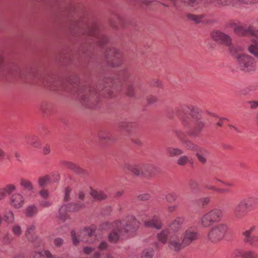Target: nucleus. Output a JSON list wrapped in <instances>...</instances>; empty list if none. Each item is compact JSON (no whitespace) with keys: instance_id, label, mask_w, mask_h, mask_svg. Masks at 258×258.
Segmentation results:
<instances>
[{"instance_id":"obj_13","label":"nucleus","mask_w":258,"mask_h":258,"mask_svg":"<svg viewBox=\"0 0 258 258\" xmlns=\"http://www.w3.org/2000/svg\"><path fill=\"white\" fill-rule=\"evenodd\" d=\"M229 25L231 27H234V33L242 36H253L257 37L258 36V30H254L251 26H246L242 24H236L234 23H229Z\"/></svg>"},{"instance_id":"obj_15","label":"nucleus","mask_w":258,"mask_h":258,"mask_svg":"<svg viewBox=\"0 0 258 258\" xmlns=\"http://www.w3.org/2000/svg\"><path fill=\"white\" fill-rule=\"evenodd\" d=\"M199 238V234L196 227H190L188 228L184 232L182 240L186 246H189L195 241Z\"/></svg>"},{"instance_id":"obj_43","label":"nucleus","mask_w":258,"mask_h":258,"mask_svg":"<svg viewBox=\"0 0 258 258\" xmlns=\"http://www.w3.org/2000/svg\"><path fill=\"white\" fill-rule=\"evenodd\" d=\"M243 258H258V253L253 250L245 251Z\"/></svg>"},{"instance_id":"obj_20","label":"nucleus","mask_w":258,"mask_h":258,"mask_svg":"<svg viewBox=\"0 0 258 258\" xmlns=\"http://www.w3.org/2000/svg\"><path fill=\"white\" fill-rule=\"evenodd\" d=\"M90 195L94 200L101 201L105 200L107 198L108 192L106 190L91 188Z\"/></svg>"},{"instance_id":"obj_28","label":"nucleus","mask_w":258,"mask_h":258,"mask_svg":"<svg viewBox=\"0 0 258 258\" xmlns=\"http://www.w3.org/2000/svg\"><path fill=\"white\" fill-rule=\"evenodd\" d=\"M190 115L194 121L202 119V111L199 108H195L192 106H188Z\"/></svg>"},{"instance_id":"obj_29","label":"nucleus","mask_w":258,"mask_h":258,"mask_svg":"<svg viewBox=\"0 0 258 258\" xmlns=\"http://www.w3.org/2000/svg\"><path fill=\"white\" fill-rule=\"evenodd\" d=\"M251 41L253 44L248 47V51L255 57H258V35Z\"/></svg>"},{"instance_id":"obj_10","label":"nucleus","mask_w":258,"mask_h":258,"mask_svg":"<svg viewBox=\"0 0 258 258\" xmlns=\"http://www.w3.org/2000/svg\"><path fill=\"white\" fill-rule=\"evenodd\" d=\"M121 223V229L122 235L124 233L129 235L136 232L140 226L139 222L133 216H128L124 220L119 221Z\"/></svg>"},{"instance_id":"obj_61","label":"nucleus","mask_w":258,"mask_h":258,"mask_svg":"<svg viewBox=\"0 0 258 258\" xmlns=\"http://www.w3.org/2000/svg\"><path fill=\"white\" fill-rule=\"evenodd\" d=\"M108 247V243L105 241H102L98 245V248L101 250H106Z\"/></svg>"},{"instance_id":"obj_53","label":"nucleus","mask_w":258,"mask_h":258,"mask_svg":"<svg viewBox=\"0 0 258 258\" xmlns=\"http://www.w3.org/2000/svg\"><path fill=\"white\" fill-rule=\"evenodd\" d=\"M72 189L70 187H67L64 190L63 200L64 202H68L70 200V193Z\"/></svg>"},{"instance_id":"obj_45","label":"nucleus","mask_w":258,"mask_h":258,"mask_svg":"<svg viewBox=\"0 0 258 258\" xmlns=\"http://www.w3.org/2000/svg\"><path fill=\"white\" fill-rule=\"evenodd\" d=\"M133 125V123L130 122H122L120 123V126L127 132H130Z\"/></svg>"},{"instance_id":"obj_48","label":"nucleus","mask_w":258,"mask_h":258,"mask_svg":"<svg viewBox=\"0 0 258 258\" xmlns=\"http://www.w3.org/2000/svg\"><path fill=\"white\" fill-rule=\"evenodd\" d=\"M4 189L7 193V195H11L12 194L13 192H14L16 189V186L12 184H9L7 185L6 186H5Z\"/></svg>"},{"instance_id":"obj_46","label":"nucleus","mask_w":258,"mask_h":258,"mask_svg":"<svg viewBox=\"0 0 258 258\" xmlns=\"http://www.w3.org/2000/svg\"><path fill=\"white\" fill-rule=\"evenodd\" d=\"M50 179L51 178L49 175H46L44 177H40L39 179V185L41 187H43L46 185Z\"/></svg>"},{"instance_id":"obj_11","label":"nucleus","mask_w":258,"mask_h":258,"mask_svg":"<svg viewBox=\"0 0 258 258\" xmlns=\"http://www.w3.org/2000/svg\"><path fill=\"white\" fill-rule=\"evenodd\" d=\"M85 207V205L81 203H71L64 204L59 209L58 217L61 220L64 221L69 218L68 212L78 211Z\"/></svg>"},{"instance_id":"obj_60","label":"nucleus","mask_w":258,"mask_h":258,"mask_svg":"<svg viewBox=\"0 0 258 258\" xmlns=\"http://www.w3.org/2000/svg\"><path fill=\"white\" fill-rule=\"evenodd\" d=\"M74 172L78 174L81 175H84L87 174V172L80 167L78 166H77L76 168H75V170H74Z\"/></svg>"},{"instance_id":"obj_33","label":"nucleus","mask_w":258,"mask_h":258,"mask_svg":"<svg viewBox=\"0 0 258 258\" xmlns=\"http://www.w3.org/2000/svg\"><path fill=\"white\" fill-rule=\"evenodd\" d=\"M96 229V227L95 225H91L90 227L85 228L82 231V233L83 235L91 237L94 235Z\"/></svg>"},{"instance_id":"obj_16","label":"nucleus","mask_w":258,"mask_h":258,"mask_svg":"<svg viewBox=\"0 0 258 258\" xmlns=\"http://www.w3.org/2000/svg\"><path fill=\"white\" fill-rule=\"evenodd\" d=\"M168 246L170 249L176 252L179 251L187 247L183 240L182 239L181 240L179 237L176 235L170 237Z\"/></svg>"},{"instance_id":"obj_3","label":"nucleus","mask_w":258,"mask_h":258,"mask_svg":"<svg viewBox=\"0 0 258 258\" xmlns=\"http://www.w3.org/2000/svg\"><path fill=\"white\" fill-rule=\"evenodd\" d=\"M81 33L84 37H89L93 40V43L101 47H103L108 41L107 36L100 31V28L96 23L91 26H88L82 30Z\"/></svg>"},{"instance_id":"obj_4","label":"nucleus","mask_w":258,"mask_h":258,"mask_svg":"<svg viewBox=\"0 0 258 258\" xmlns=\"http://www.w3.org/2000/svg\"><path fill=\"white\" fill-rule=\"evenodd\" d=\"M224 217L223 211L219 208H214L204 214L201 218V225L208 228L216 223L220 222Z\"/></svg>"},{"instance_id":"obj_26","label":"nucleus","mask_w":258,"mask_h":258,"mask_svg":"<svg viewBox=\"0 0 258 258\" xmlns=\"http://www.w3.org/2000/svg\"><path fill=\"white\" fill-rule=\"evenodd\" d=\"M20 184L22 188L26 191L29 195L34 192V187L30 181L24 178H22L20 181Z\"/></svg>"},{"instance_id":"obj_47","label":"nucleus","mask_w":258,"mask_h":258,"mask_svg":"<svg viewBox=\"0 0 258 258\" xmlns=\"http://www.w3.org/2000/svg\"><path fill=\"white\" fill-rule=\"evenodd\" d=\"M190 160L186 156H181L177 160V164L180 166H184L187 163L189 162Z\"/></svg>"},{"instance_id":"obj_57","label":"nucleus","mask_w":258,"mask_h":258,"mask_svg":"<svg viewBox=\"0 0 258 258\" xmlns=\"http://www.w3.org/2000/svg\"><path fill=\"white\" fill-rule=\"evenodd\" d=\"M52 205V203L46 201V199H44L43 200L39 202V206L43 208H48L51 206Z\"/></svg>"},{"instance_id":"obj_52","label":"nucleus","mask_w":258,"mask_h":258,"mask_svg":"<svg viewBox=\"0 0 258 258\" xmlns=\"http://www.w3.org/2000/svg\"><path fill=\"white\" fill-rule=\"evenodd\" d=\"M177 198V195L175 192L169 193L166 196V199L169 202L175 201Z\"/></svg>"},{"instance_id":"obj_41","label":"nucleus","mask_w":258,"mask_h":258,"mask_svg":"<svg viewBox=\"0 0 258 258\" xmlns=\"http://www.w3.org/2000/svg\"><path fill=\"white\" fill-rule=\"evenodd\" d=\"M12 231L17 237H20L22 233L21 227L18 224H15L12 226Z\"/></svg>"},{"instance_id":"obj_2","label":"nucleus","mask_w":258,"mask_h":258,"mask_svg":"<svg viewBox=\"0 0 258 258\" xmlns=\"http://www.w3.org/2000/svg\"><path fill=\"white\" fill-rule=\"evenodd\" d=\"M0 71L9 77L23 78L25 76V71L17 64L13 62H6L4 55L0 50Z\"/></svg>"},{"instance_id":"obj_22","label":"nucleus","mask_w":258,"mask_h":258,"mask_svg":"<svg viewBox=\"0 0 258 258\" xmlns=\"http://www.w3.org/2000/svg\"><path fill=\"white\" fill-rule=\"evenodd\" d=\"M36 227L34 224L29 225L25 231V236L27 239L34 244L36 241H40V239L37 236L34 235Z\"/></svg>"},{"instance_id":"obj_49","label":"nucleus","mask_w":258,"mask_h":258,"mask_svg":"<svg viewBox=\"0 0 258 258\" xmlns=\"http://www.w3.org/2000/svg\"><path fill=\"white\" fill-rule=\"evenodd\" d=\"M95 250V248L92 246H84L82 249V252L86 255H90Z\"/></svg>"},{"instance_id":"obj_50","label":"nucleus","mask_w":258,"mask_h":258,"mask_svg":"<svg viewBox=\"0 0 258 258\" xmlns=\"http://www.w3.org/2000/svg\"><path fill=\"white\" fill-rule=\"evenodd\" d=\"M13 237L9 233H7L3 239V243L4 244H10L12 241L13 240Z\"/></svg>"},{"instance_id":"obj_36","label":"nucleus","mask_w":258,"mask_h":258,"mask_svg":"<svg viewBox=\"0 0 258 258\" xmlns=\"http://www.w3.org/2000/svg\"><path fill=\"white\" fill-rule=\"evenodd\" d=\"M207 151L204 149L200 150V152H198L196 154V156L198 159V160L202 163L204 164L207 161L206 155L207 154Z\"/></svg>"},{"instance_id":"obj_58","label":"nucleus","mask_w":258,"mask_h":258,"mask_svg":"<svg viewBox=\"0 0 258 258\" xmlns=\"http://www.w3.org/2000/svg\"><path fill=\"white\" fill-rule=\"evenodd\" d=\"M188 185L191 190L196 189L198 188V183L193 179H190L188 181Z\"/></svg>"},{"instance_id":"obj_24","label":"nucleus","mask_w":258,"mask_h":258,"mask_svg":"<svg viewBox=\"0 0 258 258\" xmlns=\"http://www.w3.org/2000/svg\"><path fill=\"white\" fill-rule=\"evenodd\" d=\"M207 4H214L220 6H236L238 5V0H206Z\"/></svg>"},{"instance_id":"obj_55","label":"nucleus","mask_w":258,"mask_h":258,"mask_svg":"<svg viewBox=\"0 0 258 258\" xmlns=\"http://www.w3.org/2000/svg\"><path fill=\"white\" fill-rule=\"evenodd\" d=\"M126 93L130 97H133L135 93L134 86L132 85H129L126 89Z\"/></svg>"},{"instance_id":"obj_38","label":"nucleus","mask_w":258,"mask_h":258,"mask_svg":"<svg viewBox=\"0 0 258 258\" xmlns=\"http://www.w3.org/2000/svg\"><path fill=\"white\" fill-rule=\"evenodd\" d=\"M166 150L169 156L179 155L183 153L182 150L178 148H168Z\"/></svg>"},{"instance_id":"obj_40","label":"nucleus","mask_w":258,"mask_h":258,"mask_svg":"<svg viewBox=\"0 0 258 258\" xmlns=\"http://www.w3.org/2000/svg\"><path fill=\"white\" fill-rule=\"evenodd\" d=\"M99 137L100 139L105 141H111L113 140L111 134L108 132H102L100 133Z\"/></svg>"},{"instance_id":"obj_37","label":"nucleus","mask_w":258,"mask_h":258,"mask_svg":"<svg viewBox=\"0 0 258 258\" xmlns=\"http://www.w3.org/2000/svg\"><path fill=\"white\" fill-rule=\"evenodd\" d=\"M183 147L189 150H197L198 146L194 144L192 142L189 140H184L182 142Z\"/></svg>"},{"instance_id":"obj_39","label":"nucleus","mask_w":258,"mask_h":258,"mask_svg":"<svg viewBox=\"0 0 258 258\" xmlns=\"http://www.w3.org/2000/svg\"><path fill=\"white\" fill-rule=\"evenodd\" d=\"M4 221L8 224H12L14 222V215L12 211L6 213L4 217Z\"/></svg>"},{"instance_id":"obj_27","label":"nucleus","mask_w":258,"mask_h":258,"mask_svg":"<svg viewBox=\"0 0 258 258\" xmlns=\"http://www.w3.org/2000/svg\"><path fill=\"white\" fill-rule=\"evenodd\" d=\"M145 225L147 227L155 228L157 230L161 227L160 219L155 216L151 220L146 221Z\"/></svg>"},{"instance_id":"obj_64","label":"nucleus","mask_w":258,"mask_h":258,"mask_svg":"<svg viewBox=\"0 0 258 258\" xmlns=\"http://www.w3.org/2000/svg\"><path fill=\"white\" fill-rule=\"evenodd\" d=\"M33 258H44L43 251L34 252L33 254Z\"/></svg>"},{"instance_id":"obj_34","label":"nucleus","mask_w":258,"mask_h":258,"mask_svg":"<svg viewBox=\"0 0 258 258\" xmlns=\"http://www.w3.org/2000/svg\"><path fill=\"white\" fill-rule=\"evenodd\" d=\"M210 201L211 199L210 197H203L198 199L196 201V203L198 206L204 208L207 206Z\"/></svg>"},{"instance_id":"obj_1","label":"nucleus","mask_w":258,"mask_h":258,"mask_svg":"<svg viewBox=\"0 0 258 258\" xmlns=\"http://www.w3.org/2000/svg\"><path fill=\"white\" fill-rule=\"evenodd\" d=\"M130 76V72L127 68L121 69L117 74V78H105L103 81V88L99 94L94 87H87L81 88L78 92V97L80 103L85 107L95 108L99 100V94L105 95L106 93L109 97H113V91L121 90V81L127 79Z\"/></svg>"},{"instance_id":"obj_62","label":"nucleus","mask_w":258,"mask_h":258,"mask_svg":"<svg viewBox=\"0 0 258 258\" xmlns=\"http://www.w3.org/2000/svg\"><path fill=\"white\" fill-rule=\"evenodd\" d=\"M71 236L74 244L77 245L79 242V239L77 238L76 232L74 231L71 232Z\"/></svg>"},{"instance_id":"obj_25","label":"nucleus","mask_w":258,"mask_h":258,"mask_svg":"<svg viewBox=\"0 0 258 258\" xmlns=\"http://www.w3.org/2000/svg\"><path fill=\"white\" fill-rule=\"evenodd\" d=\"M184 221V219L182 217H177L169 225V229L172 232L178 231L182 226Z\"/></svg>"},{"instance_id":"obj_9","label":"nucleus","mask_w":258,"mask_h":258,"mask_svg":"<svg viewBox=\"0 0 258 258\" xmlns=\"http://www.w3.org/2000/svg\"><path fill=\"white\" fill-rule=\"evenodd\" d=\"M228 230V226L224 223H220L212 227L208 234V238L212 242L221 241Z\"/></svg>"},{"instance_id":"obj_7","label":"nucleus","mask_w":258,"mask_h":258,"mask_svg":"<svg viewBox=\"0 0 258 258\" xmlns=\"http://www.w3.org/2000/svg\"><path fill=\"white\" fill-rule=\"evenodd\" d=\"M213 40L218 43L223 44L229 47L230 53L232 55L236 54L238 46L232 45V39L227 34L220 31H213L211 34Z\"/></svg>"},{"instance_id":"obj_6","label":"nucleus","mask_w":258,"mask_h":258,"mask_svg":"<svg viewBox=\"0 0 258 258\" xmlns=\"http://www.w3.org/2000/svg\"><path fill=\"white\" fill-rule=\"evenodd\" d=\"M242 50L241 47H238L236 54L233 55L237 59L239 68L244 72H250L254 70L255 66L254 58L247 54H239L238 52Z\"/></svg>"},{"instance_id":"obj_12","label":"nucleus","mask_w":258,"mask_h":258,"mask_svg":"<svg viewBox=\"0 0 258 258\" xmlns=\"http://www.w3.org/2000/svg\"><path fill=\"white\" fill-rule=\"evenodd\" d=\"M256 228V226L253 225L241 233L243 242L254 248H258V235H253Z\"/></svg>"},{"instance_id":"obj_8","label":"nucleus","mask_w":258,"mask_h":258,"mask_svg":"<svg viewBox=\"0 0 258 258\" xmlns=\"http://www.w3.org/2000/svg\"><path fill=\"white\" fill-rule=\"evenodd\" d=\"M106 63L110 67H116L123 62L122 54L117 49L113 47H107L104 54Z\"/></svg>"},{"instance_id":"obj_51","label":"nucleus","mask_w":258,"mask_h":258,"mask_svg":"<svg viewBox=\"0 0 258 258\" xmlns=\"http://www.w3.org/2000/svg\"><path fill=\"white\" fill-rule=\"evenodd\" d=\"M51 105L49 104H43L41 105L40 109L44 113H48L51 111Z\"/></svg>"},{"instance_id":"obj_17","label":"nucleus","mask_w":258,"mask_h":258,"mask_svg":"<svg viewBox=\"0 0 258 258\" xmlns=\"http://www.w3.org/2000/svg\"><path fill=\"white\" fill-rule=\"evenodd\" d=\"M249 211L241 200L234 208L233 215L237 220H241L247 216Z\"/></svg>"},{"instance_id":"obj_23","label":"nucleus","mask_w":258,"mask_h":258,"mask_svg":"<svg viewBox=\"0 0 258 258\" xmlns=\"http://www.w3.org/2000/svg\"><path fill=\"white\" fill-rule=\"evenodd\" d=\"M242 201L249 211L254 210L258 206V198L254 197L244 198Z\"/></svg>"},{"instance_id":"obj_18","label":"nucleus","mask_w":258,"mask_h":258,"mask_svg":"<svg viewBox=\"0 0 258 258\" xmlns=\"http://www.w3.org/2000/svg\"><path fill=\"white\" fill-rule=\"evenodd\" d=\"M205 127V122L201 120L194 121L193 128L187 132L188 135L191 137H197Z\"/></svg>"},{"instance_id":"obj_32","label":"nucleus","mask_w":258,"mask_h":258,"mask_svg":"<svg viewBox=\"0 0 258 258\" xmlns=\"http://www.w3.org/2000/svg\"><path fill=\"white\" fill-rule=\"evenodd\" d=\"M186 17L188 19L194 22L195 23L199 24L203 22V19L205 16L203 15H196L194 14H187Z\"/></svg>"},{"instance_id":"obj_44","label":"nucleus","mask_w":258,"mask_h":258,"mask_svg":"<svg viewBox=\"0 0 258 258\" xmlns=\"http://www.w3.org/2000/svg\"><path fill=\"white\" fill-rule=\"evenodd\" d=\"M154 254V251L152 249H144L141 254L142 258H152Z\"/></svg>"},{"instance_id":"obj_56","label":"nucleus","mask_w":258,"mask_h":258,"mask_svg":"<svg viewBox=\"0 0 258 258\" xmlns=\"http://www.w3.org/2000/svg\"><path fill=\"white\" fill-rule=\"evenodd\" d=\"M63 165L67 168L71 169L74 171L77 167V165L74 163L66 161L63 162Z\"/></svg>"},{"instance_id":"obj_5","label":"nucleus","mask_w":258,"mask_h":258,"mask_svg":"<svg viewBox=\"0 0 258 258\" xmlns=\"http://www.w3.org/2000/svg\"><path fill=\"white\" fill-rule=\"evenodd\" d=\"M100 228L101 230L112 229L111 232L108 236V239L112 243L116 242L118 240L120 234L122 233L121 223L119 221H115L112 223L103 222L100 225Z\"/></svg>"},{"instance_id":"obj_63","label":"nucleus","mask_w":258,"mask_h":258,"mask_svg":"<svg viewBox=\"0 0 258 258\" xmlns=\"http://www.w3.org/2000/svg\"><path fill=\"white\" fill-rule=\"evenodd\" d=\"M150 198V195L148 194H144L139 195L138 197V199L141 201H146Z\"/></svg>"},{"instance_id":"obj_30","label":"nucleus","mask_w":258,"mask_h":258,"mask_svg":"<svg viewBox=\"0 0 258 258\" xmlns=\"http://www.w3.org/2000/svg\"><path fill=\"white\" fill-rule=\"evenodd\" d=\"M144 176H151L155 174L157 168L152 164H144Z\"/></svg>"},{"instance_id":"obj_54","label":"nucleus","mask_w":258,"mask_h":258,"mask_svg":"<svg viewBox=\"0 0 258 258\" xmlns=\"http://www.w3.org/2000/svg\"><path fill=\"white\" fill-rule=\"evenodd\" d=\"M258 3V0H238V4L251 5Z\"/></svg>"},{"instance_id":"obj_35","label":"nucleus","mask_w":258,"mask_h":258,"mask_svg":"<svg viewBox=\"0 0 258 258\" xmlns=\"http://www.w3.org/2000/svg\"><path fill=\"white\" fill-rule=\"evenodd\" d=\"M38 212V209L35 205L28 206L26 209V215L28 217H33Z\"/></svg>"},{"instance_id":"obj_59","label":"nucleus","mask_w":258,"mask_h":258,"mask_svg":"<svg viewBox=\"0 0 258 258\" xmlns=\"http://www.w3.org/2000/svg\"><path fill=\"white\" fill-rule=\"evenodd\" d=\"M53 243L56 247H59L63 244V240L61 238H55L54 239Z\"/></svg>"},{"instance_id":"obj_42","label":"nucleus","mask_w":258,"mask_h":258,"mask_svg":"<svg viewBox=\"0 0 258 258\" xmlns=\"http://www.w3.org/2000/svg\"><path fill=\"white\" fill-rule=\"evenodd\" d=\"M174 133L177 138L181 142V143L185 140V138H186V135H188L187 133H185L180 130H175L174 131Z\"/></svg>"},{"instance_id":"obj_14","label":"nucleus","mask_w":258,"mask_h":258,"mask_svg":"<svg viewBox=\"0 0 258 258\" xmlns=\"http://www.w3.org/2000/svg\"><path fill=\"white\" fill-rule=\"evenodd\" d=\"M188 106L181 105L177 107L175 110V113L181 120L182 124L185 128L190 126V118L187 115L189 111Z\"/></svg>"},{"instance_id":"obj_31","label":"nucleus","mask_w":258,"mask_h":258,"mask_svg":"<svg viewBox=\"0 0 258 258\" xmlns=\"http://www.w3.org/2000/svg\"><path fill=\"white\" fill-rule=\"evenodd\" d=\"M28 144L35 148H40L41 146L39 138L35 135H31L28 138Z\"/></svg>"},{"instance_id":"obj_21","label":"nucleus","mask_w":258,"mask_h":258,"mask_svg":"<svg viewBox=\"0 0 258 258\" xmlns=\"http://www.w3.org/2000/svg\"><path fill=\"white\" fill-rule=\"evenodd\" d=\"M125 168L137 176H142L144 173V164H126Z\"/></svg>"},{"instance_id":"obj_19","label":"nucleus","mask_w":258,"mask_h":258,"mask_svg":"<svg viewBox=\"0 0 258 258\" xmlns=\"http://www.w3.org/2000/svg\"><path fill=\"white\" fill-rule=\"evenodd\" d=\"M11 205L15 208L19 209L23 207L24 204V198L20 193H15L12 195L10 198Z\"/></svg>"}]
</instances>
